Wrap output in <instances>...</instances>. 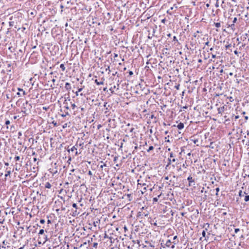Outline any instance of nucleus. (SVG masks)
<instances>
[{"label":"nucleus","instance_id":"21","mask_svg":"<svg viewBox=\"0 0 249 249\" xmlns=\"http://www.w3.org/2000/svg\"><path fill=\"white\" fill-rule=\"evenodd\" d=\"M42 237H39V238L41 240L42 239L43 243H44L46 241H47V236L45 234L41 235Z\"/></svg>","mask_w":249,"mask_h":249},{"label":"nucleus","instance_id":"59","mask_svg":"<svg viewBox=\"0 0 249 249\" xmlns=\"http://www.w3.org/2000/svg\"><path fill=\"white\" fill-rule=\"evenodd\" d=\"M239 231H240V229L239 228H236L234 229V232L236 233H237Z\"/></svg>","mask_w":249,"mask_h":249},{"label":"nucleus","instance_id":"15","mask_svg":"<svg viewBox=\"0 0 249 249\" xmlns=\"http://www.w3.org/2000/svg\"><path fill=\"white\" fill-rule=\"evenodd\" d=\"M26 227L27 228V230H29V232H32L33 233H36V226H33V227L26 226Z\"/></svg>","mask_w":249,"mask_h":249},{"label":"nucleus","instance_id":"51","mask_svg":"<svg viewBox=\"0 0 249 249\" xmlns=\"http://www.w3.org/2000/svg\"><path fill=\"white\" fill-rule=\"evenodd\" d=\"M9 50L12 52L15 51V48L13 47H9Z\"/></svg>","mask_w":249,"mask_h":249},{"label":"nucleus","instance_id":"30","mask_svg":"<svg viewBox=\"0 0 249 249\" xmlns=\"http://www.w3.org/2000/svg\"><path fill=\"white\" fill-rule=\"evenodd\" d=\"M79 212L77 211V210H75V211H73L72 212V215L73 216H77L79 214Z\"/></svg>","mask_w":249,"mask_h":249},{"label":"nucleus","instance_id":"38","mask_svg":"<svg viewBox=\"0 0 249 249\" xmlns=\"http://www.w3.org/2000/svg\"><path fill=\"white\" fill-rule=\"evenodd\" d=\"M145 243H147L148 245V246L151 247H152V248H154L155 247V246L154 245H153L151 242H150L149 241H146Z\"/></svg>","mask_w":249,"mask_h":249},{"label":"nucleus","instance_id":"11","mask_svg":"<svg viewBox=\"0 0 249 249\" xmlns=\"http://www.w3.org/2000/svg\"><path fill=\"white\" fill-rule=\"evenodd\" d=\"M17 89L18 90V92H17V95H18V97L25 98V95L26 94L25 91L20 88H18Z\"/></svg>","mask_w":249,"mask_h":249},{"label":"nucleus","instance_id":"36","mask_svg":"<svg viewBox=\"0 0 249 249\" xmlns=\"http://www.w3.org/2000/svg\"><path fill=\"white\" fill-rule=\"evenodd\" d=\"M214 25L216 28H220L221 27V23L220 22H214Z\"/></svg>","mask_w":249,"mask_h":249},{"label":"nucleus","instance_id":"26","mask_svg":"<svg viewBox=\"0 0 249 249\" xmlns=\"http://www.w3.org/2000/svg\"><path fill=\"white\" fill-rule=\"evenodd\" d=\"M244 194L246 195L244 198L245 201L248 202L249 201V195H248L246 192H244Z\"/></svg>","mask_w":249,"mask_h":249},{"label":"nucleus","instance_id":"17","mask_svg":"<svg viewBox=\"0 0 249 249\" xmlns=\"http://www.w3.org/2000/svg\"><path fill=\"white\" fill-rule=\"evenodd\" d=\"M104 79H101V81H98V79H96L94 81V83L96 85H103L104 84Z\"/></svg>","mask_w":249,"mask_h":249},{"label":"nucleus","instance_id":"41","mask_svg":"<svg viewBox=\"0 0 249 249\" xmlns=\"http://www.w3.org/2000/svg\"><path fill=\"white\" fill-rule=\"evenodd\" d=\"M173 41H175V42L174 43V44H175L176 42L177 43H179L178 41V40L177 38V37L176 36H174L173 37Z\"/></svg>","mask_w":249,"mask_h":249},{"label":"nucleus","instance_id":"58","mask_svg":"<svg viewBox=\"0 0 249 249\" xmlns=\"http://www.w3.org/2000/svg\"><path fill=\"white\" fill-rule=\"evenodd\" d=\"M21 13L20 12H18V13H17V17H18V18L20 16L21 17Z\"/></svg>","mask_w":249,"mask_h":249},{"label":"nucleus","instance_id":"56","mask_svg":"<svg viewBox=\"0 0 249 249\" xmlns=\"http://www.w3.org/2000/svg\"><path fill=\"white\" fill-rule=\"evenodd\" d=\"M45 220L44 219H41L40 220V223L41 224H44V223H45Z\"/></svg>","mask_w":249,"mask_h":249},{"label":"nucleus","instance_id":"1","mask_svg":"<svg viewBox=\"0 0 249 249\" xmlns=\"http://www.w3.org/2000/svg\"><path fill=\"white\" fill-rule=\"evenodd\" d=\"M26 29L24 27L18 28L17 30V44L18 42L19 44H25V41L27 37Z\"/></svg>","mask_w":249,"mask_h":249},{"label":"nucleus","instance_id":"37","mask_svg":"<svg viewBox=\"0 0 249 249\" xmlns=\"http://www.w3.org/2000/svg\"><path fill=\"white\" fill-rule=\"evenodd\" d=\"M172 241H176L177 243L178 242V236L177 235L175 236L172 240Z\"/></svg>","mask_w":249,"mask_h":249},{"label":"nucleus","instance_id":"33","mask_svg":"<svg viewBox=\"0 0 249 249\" xmlns=\"http://www.w3.org/2000/svg\"><path fill=\"white\" fill-rule=\"evenodd\" d=\"M52 187V185L49 182H47L46 183L45 185V187L46 188H51V187Z\"/></svg>","mask_w":249,"mask_h":249},{"label":"nucleus","instance_id":"61","mask_svg":"<svg viewBox=\"0 0 249 249\" xmlns=\"http://www.w3.org/2000/svg\"><path fill=\"white\" fill-rule=\"evenodd\" d=\"M88 174L90 176V177H91L92 176V173L91 172V171L89 170L88 173Z\"/></svg>","mask_w":249,"mask_h":249},{"label":"nucleus","instance_id":"19","mask_svg":"<svg viewBox=\"0 0 249 249\" xmlns=\"http://www.w3.org/2000/svg\"><path fill=\"white\" fill-rule=\"evenodd\" d=\"M18 139H22V140L25 139V136L24 134L21 132L19 131L18 132Z\"/></svg>","mask_w":249,"mask_h":249},{"label":"nucleus","instance_id":"23","mask_svg":"<svg viewBox=\"0 0 249 249\" xmlns=\"http://www.w3.org/2000/svg\"><path fill=\"white\" fill-rule=\"evenodd\" d=\"M85 86H82L81 88H78V90L75 92V94L76 96H78L79 95V92H81L83 89L84 88Z\"/></svg>","mask_w":249,"mask_h":249},{"label":"nucleus","instance_id":"47","mask_svg":"<svg viewBox=\"0 0 249 249\" xmlns=\"http://www.w3.org/2000/svg\"><path fill=\"white\" fill-rule=\"evenodd\" d=\"M174 88L177 89V90H179V88H180V84H177L176 85V86H175Z\"/></svg>","mask_w":249,"mask_h":249},{"label":"nucleus","instance_id":"20","mask_svg":"<svg viewBox=\"0 0 249 249\" xmlns=\"http://www.w3.org/2000/svg\"><path fill=\"white\" fill-rule=\"evenodd\" d=\"M65 88L67 91H69L71 89V85L70 83L66 82L65 85Z\"/></svg>","mask_w":249,"mask_h":249},{"label":"nucleus","instance_id":"10","mask_svg":"<svg viewBox=\"0 0 249 249\" xmlns=\"http://www.w3.org/2000/svg\"><path fill=\"white\" fill-rule=\"evenodd\" d=\"M78 144V142H76V144L75 145L73 146L71 148H69V147L67 148V151L69 153L71 152V156L74 157V156L78 155V152L77 151V148L75 147Z\"/></svg>","mask_w":249,"mask_h":249},{"label":"nucleus","instance_id":"5","mask_svg":"<svg viewBox=\"0 0 249 249\" xmlns=\"http://www.w3.org/2000/svg\"><path fill=\"white\" fill-rule=\"evenodd\" d=\"M23 163L24 164L23 165V168H21L20 170L18 171H19L18 178H19V180L22 183L25 181L21 180L23 179L24 178H26L27 176V175L25 174V171L27 170V162H23Z\"/></svg>","mask_w":249,"mask_h":249},{"label":"nucleus","instance_id":"8","mask_svg":"<svg viewBox=\"0 0 249 249\" xmlns=\"http://www.w3.org/2000/svg\"><path fill=\"white\" fill-rule=\"evenodd\" d=\"M2 244L4 246H2V248L4 249H15V242L13 240L3 241Z\"/></svg>","mask_w":249,"mask_h":249},{"label":"nucleus","instance_id":"49","mask_svg":"<svg viewBox=\"0 0 249 249\" xmlns=\"http://www.w3.org/2000/svg\"><path fill=\"white\" fill-rule=\"evenodd\" d=\"M219 190H220V189H219V187H217V188H215V191H216V194H215V195H216V196H218V192H219Z\"/></svg>","mask_w":249,"mask_h":249},{"label":"nucleus","instance_id":"14","mask_svg":"<svg viewBox=\"0 0 249 249\" xmlns=\"http://www.w3.org/2000/svg\"><path fill=\"white\" fill-rule=\"evenodd\" d=\"M26 44V43H25V45H23V44H19L20 47L18 49V52L20 53H23L24 52V51H25V47Z\"/></svg>","mask_w":249,"mask_h":249},{"label":"nucleus","instance_id":"52","mask_svg":"<svg viewBox=\"0 0 249 249\" xmlns=\"http://www.w3.org/2000/svg\"><path fill=\"white\" fill-rule=\"evenodd\" d=\"M72 206V207L74 208L76 210L78 209L77 205L76 203H73Z\"/></svg>","mask_w":249,"mask_h":249},{"label":"nucleus","instance_id":"39","mask_svg":"<svg viewBox=\"0 0 249 249\" xmlns=\"http://www.w3.org/2000/svg\"><path fill=\"white\" fill-rule=\"evenodd\" d=\"M108 239H109L111 243H114L115 240V239L111 236H110Z\"/></svg>","mask_w":249,"mask_h":249},{"label":"nucleus","instance_id":"4","mask_svg":"<svg viewBox=\"0 0 249 249\" xmlns=\"http://www.w3.org/2000/svg\"><path fill=\"white\" fill-rule=\"evenodd\" d=\"M24 155H20L17 156V171L20 170L23 168V162H26V159L24 158Z\"/></svg>","mask_w":249,"mask_h":249},{"label":"nucleus","instance_id":"2","mask_svg":"<svg viewBox=\"0 0 249 249\" xmlns=\"http://www.w3.org/2000/svg\"><path fill=\"white\" fill-rule=\"evenodd\" d=\"M24 189L26 190V187H23L20 185L18 187L17 191V203H19L21 204L23 200H26V198L24 195Z\"/></svg>","mask_w":249,"mask_h":249},{"label":"nucleus","instance_id":"64","mask_svg":"<svg viewBox=\"0 0 249 249\" xmlns=\"http://www.w3.org/2000/svg\"><path fill=\"white\" fill-rule=\"evenodd\" d=\"M10 124V122L9 120L6 121V122H5V124L6 125H8Z\"/></svg>","mask_w":249,"mask_h":249},{"label":"nucleus","instance_id":"9","mask_svg":"<svg viewBox=\"0 0 249 249\" xmlns=\"http://www.w3.org/2000/svg\"><path fill=\"white\" fill-rule=\"evenodd\" d=\"M26 229L23 226L18 227L17 230V235H18L20 238L22 239L25 237L27 232V228Z\"/></svg>","mask_w":249,"mask_h":249},{"label":"nucleus","instance_id":"45","mask_svg":"<svg viewBox=\"0 0 249 249\" xmlns=\"http://www.w3.org/2000/svg\"><path fill=\"white\" fill-rule=\"evenodd\" d=\"M154 149V147L153 146H150L147 149V152H150L151 150H153Z\"/></svg>","mask_w":249,"mask_h":249},{"label":"nucleus","instance_id":"12","mask_svg":"<svg viewBox=\"0 0 249 249\" xmlns=\"http://www.w3.org/2000/svg\"><path fill=\"white\" fill-rule=\"evenodd\" d=\"M26 149V147L24 146V145L20 146L19 145L18 147L17 148V150L19 151V155H23L24 154V152L25 149Z\"/></svg>","mask_w":249,"mask_h":249},{"label":"nucleus","instance_id":"6","mask_svg":"<svg viewBox=\"0 0 249 249\" xmlns=\"http://www.w3.org/2000/svg\"><path fill=\"white\" fill-rule=\"evenodd\" d=\"M176 244L177 242L176 241H172L171 239L162 240L161 242V245L163 248L168 247L173 249Z\"/></svg>","mask_w":249,"mask_h":249},{"label":"nucleus","instance_id":"46","mask_svg":"<svg viewBox=\"0 0 249 249\" xmlns=\"http://www.w3.org/2000/svg\"><path fill=\"white\" fill-rule=\"evenodd\" d=\"M169 136H168L167 137H165V142H170V140L169 139Z\"/></svg>","mask_w":249,"mask_h":249},{"label":"nucleus","instance_id":"54","mask_svg":"<svg viewBox=\"0 0 249 249\" xmlns=\"http://www.w3.org/2000/svg\"><path fill=\"white\" fill-rule=\"evenodd\" d=\"M119 87V84H117V86L114 85L112 88L113 89H118Z\"/></svg>","mask_w":249,"mask_h":249},{"label":"nucleus","instance_id":"60","mask_svg":"<svg viewBox=\"0 0 249 249\" xmlns=\"http://www.w3.org/2000/svg\"><path fill=\"white\" fill-rule=\"evenodd\" d=\"M52 124H53L54 125V126H57V123H56L55 121H53L52 122Z\"/></svg>","mask_w":249,"mask_h":249},{"label":"nucleus","instance_id":"7","mask_svg":"<svg viewBox=\"0 0 249 249\" xmlns=\"http://www.w3.org/2000/svg\"><path fill=\"white\" fill-rule=\"evenodd\" d=\"M17 66H18V69L20 71V69H22L23 68H20V66L24 67L23 65V60L25 59V58L24 57V54L23 53H20L19 52L18 53V56H17Z\"/></svg>","mask_w":249,"mask_h":249},{"label":"nucleus","instance_id":"62","mask_svg":"<svg viewBox=\"0 0 249 249\" xmlns=\"http://www.w3.org/2000/svg\"><path fill=\"white\" fill-rule=\"evenodd\" d=\"M146 191V187H144L143 188V191H142V193L143 194L144 192Z\"/></svg>","mask_w":249,"mask_h":249},{"label":"nucleus","instance_id":"35","mask_svg":"<svg viewBox=\"0 0 249 249\" xmlns=\"http://www.w3.org/2000/svg\"><path fill=\"white\" fill-rule=\"evenodd\" d=\"M148 215L147 213L145 214L144 213H141V212H139L138 213V216H142V217L143 216H146Z\"/></svg>","mask_w":249,"mask_h":249},{"label":"nucleus","instance_id":"42","mask_svg":"<svg viewBox=\"0 0 249 249\" xmlns=\"http://www.w3.org/2000/svg\"><path fill=\"white\" fill-rule=\"evenodd\" d=\"M244 192H242V190H240L239 192V196L240 197L243 196H244Z\"/></svg>","mask_w":249,"mask_h":249},{"label":"nucleus","instance_id":"48","mask_svg":"<svg viewBox=\"0 0 249 249\" xmlns=\"http://www.w3.org/2000/svg\"><path fill=\"white\" fill-rule=\"evenodd\" d=\"M169 156H170V158H172V159L175 158V156L174 155V154L173 153V152L170 153Z\"/></svg>","mask_w":249,"mask_h":249},{"label":"nucleus","instance_id":"57","mask_svg":"<svg viewBox=\"0 0 249 249\" xmlns=\"http://www.w3.org/2000/svg\"><path fill=\"white\" fill-rule=\"evenodd\" d=\"M237 18L235 17V18H233V21H232V23H234H234H236V22L237 21Z\"/></svg>","mask_w":249,"mask_h":249},{"label":"nucleus","instance_id":"3","mask_svg":"<svg viewBox=\"0 0 249 249\" xmlns=\"http://www.w3.org/2000/svg\"><path fill=\"white\" fill-rule=\"evenodd\" d=\"M25 104L27 105V101L23 98H20L17 101V106L20 107V109L17 108V114L18 113H20L21 112L23 113H25L26 109L25 107Z\"/></svg>","mask_w":249,"mask_h":249},{"label":"nucleus","instance_id":"16","mask_svg":"<svg viewBox=\"0 0 249 249\" xmlns=\"http://www.w3.org/2000/svg\"><path fill=\"white\" fill-rule=\"evenodd\" d=\"M187 180L189 181V186H192L193 185L192 183L195 182L194 179L191 176H190L188 177Z\"/></svg>","mask_w":249,"mask_h":249},{"label":"nucleus","instance_id":"24","mask_svg":"<svg viewBox=\"0 0 249 249\" xmlns=\"http://www.w3.org/2000/svg\"><path fill=\"white\" fill-rule=\"evenodd\" d=\"M177 127L178 129L181 130L184 128V124L183 123L180 122L177 125Z\"/></svg>","mask_w":249,"mask_h":249},{"label":"nucleus","instance_id":"25","mask_svg":"<svg viewBox=\"0 0 249 249\" xmlns=\"http://www.w3.org/2000/svg\"><path fill=\"white\" fill-rule=\"evenodd\" d=\"M128 73V75L127 77L129 79H130V77L133 75V72L132 71H129L128 72L126 73V74Z\"/></svg>","mask_w":249,"mask_h":249},{"label":"nucleus","instance_id":"44","mask_svg":"<svg viewBox=\"0 0 249 249\" xmlns=\"http://www.w3.org/2000/svg\"><path fill=\"white\" fill-rule=\"evenodd\" d=\"M207 229L206 228L205 230H203L202 232V235L203 237H205L206 235V231H207Z\"/></svg>","mask_w":249,"mask_h":249},{"label":"nucleus","instance_id":"43","mask_svg":"<svg viewBox=\"0 0 249 249\" xmlns=\"http://www.w3.org/2000/svg\"><path fill=\"white\" fill-rule=\"evenodd\" d=\"M4 221V218H3V216H0V224H2Z\"/></svg>","mask_w":249,"mask_h":249},{"label":"nucleus","instance_id":"29","mask_svg":"<svg viewBox=\"0 0 249 249\" xmlns=\"http://www.w3.org/2000/svg\"><path fill=\"white\" fill-rule=\"evenodd\" d=\"M224 107H218L217 108L218 113L222 114V113L224 111Z\"/></svg>","mask_w":249,"mask_h":249},{"label":"nucleus","instance_id":"22","mask_svg":"<svg viewBox=\"0 0 249 249\" xmlns=\"http://www.w3.org/2000/svg\"><path fill=\"white\" fill-rule=\"evenodd\" d=\"M19 140L18 142L19 145L22 146L24 145L23 144L25 142V139L22 140V139H18Z\"/></svg>","mask_w":249,"mask_h":249},{"label":"nucleus","instance_id":"50","mask_svg":"<svg viewBox=\"0 0 249 249\" xmlns=\"http://www.w3.org/2000/svg\"><path fill=\"white\" fill-rule=\"evenodd\" d=\"M174 183H175V182H174L173 181H172V179H171V180L169 181V182L168 183L169 185H170V184H172V185L173 186H175Z\"/></svg>","mask_w":249,"mask_h":249},{"label":"nucleus","instance_id":"31","mask_svg":"<svg viewBox=\"0 0 249 249\" xmlns=\"http://www.w3.org/2000/svg\"><path fill=\"white\" fill-rule=\"evenodd\" d=\"M90 246L92 248L97 249L98 247V243L97 242H94L93 243H91Z\"/></svg>","mask_w":249,"mask_h":249},{"label":"nucleus","instance_id":"53","mask_svg":"<svg viewBox=\"0 0 249 249\" xmlns=\"http://www.w3.org/2000/svg\"><path fill=\"white\" fill-rule=\"evenodd\" d=\"M149 119H156V117L155 116V115L154 114H151L150 116H149Z\"/></svg>","mask_w":249,"mask_h":249},{"label":"nucleus","instance_id":"27","mask_svg":"<svg viewBox=\"0 0 249 249\" xmlns=\"http://www.w3.org/2000/svg\"><path fill=\"white\" fill-rule=\"evenodd\" d=\"M168 160L169 161V162L166 166H168L169 165H170L171 162H174L176 161V159L175 158H173L172 159H171V158H168Z\"/></svg>","mask_w":249,"mask_h":249},{"label":"nucleus","instance_id":"34","mask_svg":"<svg viewBox=\"0 0 249 249\" xmlns=\"http://www.w3.org/2000/svg\"><path fill=\"white\" fill-rule=\"evenodd\" d=\"M60 68L63 71H65L66 67L64 64H61L60 65Z\"/></svg>","mask_w":249,"mask_h":249},{"label":"nucleus","instance_id":"55","mask_svg":"<svg viewBox=\"0 0 249 249\" xmlns=\"http://www.w3.org/2000/svg\"><path fill=\"white\" fill-rule=\"evenodd\" d=\"M187 166H188V165L186 163V161H185V163L183 164L182 167H183L184 168H186Z\"/></svg>","mask_w":249,"mask_h":249},{"label":"nucleus","instance_id":"40","mask_svg":"<svg viewBox=\"0 0 249 249\" xmlns=\"http://www.w3.org/2000/svg\"><path fill=\"white\" fill-rule=\"evenodd\" d=\"M44 229H41L40 230L39 232H38V234L39 235H43L44 234Z\"/></svg>","mask_w":249,"mask_h":249},{"label":"nucleus","instance_id":"18","mask_svg":"<svg viewBox=\"0 0 249 249\" xmlns=\"http://www.w3.org/2000/svg\"><path fill=\"white\" fill-rule=\"evenodd\" d=\"M127 126L128 127L126 129L125 131H127L128 132H129L130 133L133 132L134 130V128L133 127H130V124H128Z\"/></svg>","mask_w":249,"mask_h":249},{"label":"nucleus","instance_id":"13","mask_svg":"<svg viewBox=\"0 0 249 249\" xmlns=\"http://www.w3.org/2000/svg\"><path fill=\"white\" fill-rule=\"evenodd\" d=\"M64 108H65L64 111L65 114H63L61 115V116L62 117H65L67 115H70V113L69 112V110H70V108H69V107H68V106H64Z\"/></svg>","mask_w":249,"mask_h":249},{"label":"nucleus","instance_id":"63","mask_svg":"<svg viewBox=\"0 0 249 249\" xmlns=\"http://www.w3.org/2000/svg\"><path fill=\"white\" fill-rule=\"evenodd\" d=\"M104 237L105 238H109V236L107 235V234L105 232V233H104Z\"/></svg>","mask_w":249,"mask_h":249},{"label":"nucleus","instance_id":"28","mask_svg":"<svg viewBox=\"0 0 249 249\" xmlns=\"http://www.w3.org/2000/svg\"><path fill=\"white\" fill-rule=\"evenodd\" d=\"M26 244V241H24L22 243H20V247L18 248V249H24V247Z\"/></svg>","mask_w":249,"mask_h":249},{"label":"nucleus","instance_id":"32","mask_svg":"<svg viewBox=\"0 0 249 249\" xmlns=\"http://www.w3.org/2000/svg\"><path fill=\"white\" fill-rule=\"evenodd\" d=\"M239 118V116L238 115H232L231 117V120L232 121H236L237 119H238Z\"/></svg>","mask_w":249,"mask_h":249}]
</instances>
